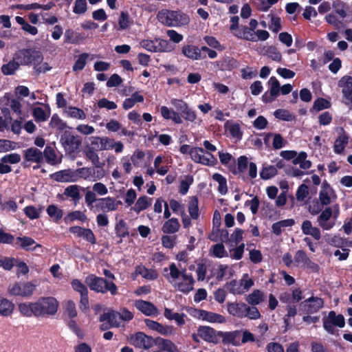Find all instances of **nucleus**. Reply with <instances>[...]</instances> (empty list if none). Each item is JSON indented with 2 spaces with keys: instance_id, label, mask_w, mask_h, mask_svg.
Instances as JSON below:
<instances>
[{
  "instance_id": "1a4fd4ad",
  "label": "nucleus",
  "mask_w": 352,
  "mask_h": 352,
  "mask_svg": "<svg viewBox=\"0 0 352 352\" xmlns=\"http://www.w3.org/2000/svg\"><path fill=\"white\" fill-rule=\"evenodd\" d=\"M345 325V320L342 314L336 315L334 311L329 312L328 317L323 318V327L329 333H334V326L342 328Z\"/></svg>"
},
{
  "instance_id": "338daca9",
  "label": "nucleus",
  "mask_w": 352,
  "mask_h": 352,
  "mask_svg": "<svg viewBox=\"0 0 352 352\" xmlns=\"http://www.w3.org/2000/svg\"><path fill=\"white\" fill-rule=\"evenodd\" d=\"M280 95V89H269L262 96L265 103L273 102Z\"/></svg>"
},
{
  "instance_id": "423d86ee",
  "label": "nucleus",
  "mask_w": 352,
  "mask_h": 352,
  "mask_svg": "<svg viewBox=\"0 0 352 352\" xmlns=\"http://www.w3.org/2000/svg\"><path fill=\"white\" fill-rule=\"evenodd\" d=\"M66 153L72 155L76 153L81 145L82 140L78 135H74L68 130L61 135L60 140Z\"/></svg>"
},
{
  "instance_id": "13d9d810",
  "label": "nucleus",
  "mask_w": 352,
  "mask_h": 352,
  "mask_svg": "<svg viewBox=\"0 0 352 352\" xmlns=\"http://www.w3.org/2000/svg\"><path fill=\"white\" fill-rule=\"evenodd\" d=\"M50 126L59 131H63L67 127L66 122H63L57 114H54L52 116Z\"/></svg>"
},
{
  "instance_id": "c756f323",
  "label": "nucleus",
  "mask_w": 352,
  "mask_h": 352,
  "mask_svg": "<svg viewBox=\"0 0 352 352\" xmlns=\"http://www.w3.org/2000/svg\"><path fill=\"white\" fill-rule=\"evenodd\" d=\"M135 272L146 280H153L158 278V274L156 270L153 269H148L143 265L137 266L135 267Z\"/></svg>"
},
{
  "instance_id": "4468645a",
  "label": "nucleus",
  "mask_w": 352,
  "mask_h": 352,
  "mask_svg": "<svg viewBox=\"0 0 352 352\" xmlns=\"http://www.w3.org/2000/svg\"><path fill=\"white\" fill-rule=\"evenodd\" d=\"M25 251H34L36 248H41L34 239L30 236H18L15 239L14 245Z\"/></svg>"
},
{
  "instance_id": "f8f14e48",
  "label": "nucleus",
  "mask_w": 352,
  "mask_h": 352,
  "mask_svg": "<svg viewBox=\"0 0 352 352\" xmlns=\"http://www.w3.org/2000/svg\"><path fill=\"white\" fill-rule=\"evenodd\" d=\"M180 272L184 281L178 283L177 288L179 292L187 294L193 289L195 281L192 274H186V269L180 270Z\"/></svg>"
},
{
  "instance_id": "20e7f679",
  "label": "nucleus",
  "mask_w": 352,
  "mask_h": 352,
  "mask_svg": "<svg viewBox=\"0 0 352 352\" xmlns=\"http://www.w3.org/2000/svg\"><path fill=\"white\" fill-rule=\"evenodd\" d=\"M85 201L87 207L94 212L100 210L103 212L114 211L117 210L118 205L122 204L120 201H116L111 197L97 199L96 194L91 190H88L85 193Z\"/></svg>"
},
{
  "instance_id": "7c9ffc66",
  "label": "nucleus",
  "mask_w": 352,
  "mask_h": 352,
  "mask_svg": "<svg viewBox=\"0 0 352 352\" xmlns=\"http://www.w3.org/2000/svg\"><path fill=\"white\" fill-rule=\"evenodd\" d=\"M295 223V221L293 219H287L285 220H281L278 222H276L272 226V232L276 236H279L281 234L283 230L282 229L287 227H291L294 226Z\"/></svg>"
},
{
  "instance_id": "72a5a7b5",
  "label": "nucleus",
  "mask_w": 352,
  "mask_h": 352,
  "mask_svg": "<svg viewBox=\"0 0 352 352\" xmlns=\"http://www.w3.org/2000/svg\"><path fill=\"white\" fill-rule=\"evenodd\" d=\"M85 156L89 159L94 166L97 168H102L104 166V163L100 161L99 156L95 150L86 147L84 150Z\"/></svg>"
},
{
  "instance_id": "4d7b16f0",
  "label": "nucleus",
  "mask_w": 352,
  "mask_h": 352,
  "mask_svg": "<svg viewBox=\"0 0 352 352\" xmlns=\"http://www.w3.org/2000/svg\"><path fill=\"white\" fill-rule=\"evenodd\" d=\"M265 54L270 58L272 60L280 62L282 59V56L279 50L273 45L269 46L265 50Z\"/></svg>"
},
{
  "instance_id": "de8ad7c7",
  "label": "nucleus",
  "mask_w": 352,
  "mask_h": 352,
  "mask_svg": "<svg viewBox=\"0 0 352 352\" xmlns=\"http://www.w3.org/2000/svg\"><path fill=\"white\" fill-rule=\"evenodd\" d=\"M248 160L246 156H240L237 160V167L234 166L232 169H230L231 172L234 175H237L239 173H243L248 168Z\"/></svg>"
},
{
  "instance_id": "9d476101",
  "label": "nucleus",
  "mask_w": 352,
  "mask_h": 352,
  "mask_svg": "<svg viewBox=\"0 0 352 352\" xmlns=\"http://www.w3.org/2000/svg\"><path fill=\"white\" fill-rule=\"evenodd\" d=\"M23 153V161L21 165L24 168L30 167L32 162L36 164H41L43 162V152L37 148L30 147L24 150Z\"/></svg>"
},
{
  "instance_id": "49530a36",
  "label": "nucleus",
  "mask_w": 352,
  "mask_h": 352,
  "mask_svg": "<svg viewBox=\"0 0 352 352\" xmlns=\"http://www.w3.org/2000/svg\"><path fill=\"white\" fill-rule=\"evenodd\" d=\"M225 287L230 293L234 295L243 294L245 293L244 290L241 287V283L236 280H232L227 283Z\"/></svg>"
},
{
  "instance_id": "052dcab7",
  "label": "nucleus",
  "mask_w": 352,
  "mask_h": 352,
  "mask_svg": "<svg viewBox=\"0 0 352 352\" xmlns=\"http://www.w3.org/2000/svg\"><path fill=\"white\" fill-rule=\"evenodd\" d=\"M331 106L330 101L323 98H318L314 101L313 108L316 111H320L323 109H329Z\"/></svg>"
},
{
  "instance_id": "0e129e2a",
  "label": "nucleus",
  "mask_w": 352,
  "mask_h": 352,
  "mask_svg": "<svg viewBox=\"0 0 352 352\" xmlns=\"http://www.w3.org/2000/svg\"><path fill=\"white\" fill-rule=\"evenodd\" d=\"M21 157L19 153H13L6 155L0 159V162L3 163L14 164L21 162Z\"/></svg>"
},
{
  "instance_id": "e2e57ef3",
  "label": "nucleus",
  "mask_w": 352,
  "mask_h": 352,
  "mask_svg": "<svg viewBox=\"0 0 352 352\" xmlns=\"http://www.w3.org/2000/svg\"><path fill=\"white\" fill-rule=\"evenodd\" d=\"M87 10L86 0H76L73 8V12L76 14H85Z\"/></svg>"
},
{
  "instance_id": "f03ea898",
  "label": "nucleus",
  "mask_w": 352,
  "mask_h": 352,
  "mask_svg": "<svg viewBox=\"0 0 352 352\" xmlns=\"http://www.w3.org/2000/svg\"><path fill=\"white\" fill-rule=\"evenodd\" d=\"M14 59L17 60L21 65L33 66L34 71L38 73H45L52 69L46 62H43L42 52L34 48H23L14 53Z\"/></svg>"
},
{
  "instance_id": "0eeeda50",
  "label": "nucleus",
  "mask_w": 352,
  "mask_h": 352,
  "mask_svg": "<svg viewBox=\"0 0 352 352\" xmlns=\"http://www.w3.org/2000/svg\"><path fill=\"white\" fill-rule=\"evenodd\" d=\"M36 289V285L32 282H16L8 287L10 295L21 296L24 298L30 297Z\"/></svg>"
},
{
  "instance_id": "dca6fc26",
  "label": "nucleus",
  "mask_w": 352,
  "mask_h": 352,
  "mask_svg": "<svg viewBox=\"0 0 352 352\" xmlns=\"http://www.w3.org/2000/svg\"><path fill=\"white\" fill-rule=\"evenodd\" d=\"M195 311L197 313V316L199 318L209 322L221 324L226 322V318L219 314L206 311L204 309H195Z\"/></svg>"
},
{
  "instance_id": "680f3d73",
  "label": "nucleus",
  "mask_w": 352,
  "mask_h": 352,
  "mask_svg": "<svg viewBox=\"0 0 352 352\" xmlns=\"http://www.w3.org/2000/svg\"><path fill=\"white\" fill-rule=\"evenodd\" d=\"M67 113L69 117L76 119L84 120L86 118V114L84 111L77 107H69L67 109Z\"/></svg>"
},
{
  "instance_id": "58836bf2",
  "label": "nucleus",
  "mask_w": 352,
  "mask_h": 352,
  "mask_svg": "<svg viewBox=\"0 0 352 352\" xmlns=\"http://www.w3.org/2000/svg\"><path fill=\"white\" fill-rule=\"evenodd\" d=\"M20 65L19 61L14 59V54L12 60L2 65L1 72L4 75H12L19 68Z\"/></svg>"
},
{
  "instance_id": "79ce46f5",
  "label": "nucleus",
  "mask_w": 352,
  "mask_h": 352,
  "mask_svg": "<svg viewBox=\"0 0 352 352\" xmlns=\"http://www.w3.org/2000/svg\"><path fill=\"white\" fill-rule=\"evenodd\" d=\"M237 38L246 41H256L255 34L249 27L242 25L241 30L234 34Z\"/></svg>"
},
{
  "instance_id": "6e6552de",
  "label": "nucleus",
  "mask_w": 352,
  "mask_h": 352,
  "mask_svg": "<svg viewBox=\"0 0 352 352\" xmlns=\"http://www.w3.org/2000/svg\"><path fill=\"white\" fill-rule=\"evenodd\" d=\"M129 341L135 347L149 349L155 344V338L139 331L135 334H131L129 338Z\"/></svg>"
},
{
  "instance_id": "37998d69",
  "label": "nucleus",
  "mask_w": 352,
  "mask_h": 352,
  "mask_svg": "<svg viewBox=\"0 0 352 352\" xmlns=\"http://www.w3.org/2000/svg\"><path fill=\"white\" fill-rule=\"evenodd\" d=\"M199 200L197 196L190 197L188 201V210L193 219H197L199 217Z\"/></svg>"
},
{
  "instance_id": "2eb2a0df",
  "label": "nucleus",
  "mask_w": 352,
  "mask_h": 352,
  "mask_svg": "<svg viewBox=\"0 0 352 352\" xmlns=\"http://www.w3.org/2000/svg\"><path fill=\"white\" fill-rule=\"evenodd\" d=\"M136 309L147 316H157L158 309L152 302L144 300H136L134 304Z\"/></svg>"
},
{
  "instance_id": "2f4dec72",
  "label": "nucleus",
  "mask_w": 352,
  "mask_h": 352,
  "mask_svg": "<svg viewBox=\"0 0 352 352\" xmlns=\"http://www.w3.org/2000/svg\"><path fill=\"white\" fill-rule=\"evenodd\" d=\"M224 128L229 131L232 138L241 140L243 132L241 130L239 124L232 123L230 120H227L224 124Z\"/></svg>"
},
{
  "instance_id": "5701e85b",
  "label": "nucleus",
  "mask_w": 352,
  "mask_h": 352,
  "mask_svg": "<svg viewBox=\"0 0 352 352\" xmlns=\"http://www.w3.org/2000/svg\"><path fill=\"white\" fill-rule=\"evenodd\" d=\"M155 345L157 346L160 350L166 352H179L177 346L170 340L164 339L161 337L155 338Z\"/></svg>"
},
{
  "instance_id": "a211bd4d",
  "label": "nucleus",
  "mask_w": 352,
  "mask_h": 352,
  "mask_svg": "<svg viewBox=\"0 0 352 352\" xmlns=\"http://www.w3.org/2000/svg\"><path fill=\"white\" fill-rule=\"evenodd\" d=\"M322 212L318 217L317 221L318 225L324 230H331L335 225V222H329L328 221L333 215V210L331 207H327L324 210L321 211Z\"/></svg>"
},
{
  "instance_id": "a878e982",
  "label": "nucleus",
  "mask_w": 352,
  "mask_h": 352,
  "mask_svg": "<svg viewBox=\"0 0 352 352\" xmlns=\"http://www.w3.org/2000/svg\"><path fill=\"white\" fill-rule=\"evenodd\" d=\"M14 309V304L8 299L0 296V316L8 317L11 316Z\"/></svg>"
},
{
  "instance_id": "6ab92c4d",
  "label": "nucleus",
  "mask_w": 352,
  "mask_h": 352,
  "mask_svg": "<svg viewBox=\"0 0 352 352\" xmlns=\"http://www.w3.org/2000/svg\"><path fill=\"white\" fill-rule=\"evenodd\" d=\"M220 342L224 344H232L233 345H238L240 343L241 331H233L230 332L219 331Z\"/></svg>"
},
{
  "instance_id": "8fccbe9b",
  "label": "nucleus",
  "mask_w": 352,
  "mask_h": 352,
  "mask_svg": "<svg viewBox=\"0 0 352 352\" xmlns=\"http://www.w3.org/2000/svg\"><path fill=\"white\" fill-rule=\"evenodd\" d=\"M274 116L276 119L287 122L292 121L295 118V116L289 111L283 109H276L274 112Z\"/></svg>"
},
{
  "instance_id": "5fc2aeb1",
  "label": "nucleus",
  "mask_w": 352,
  "mask_h": 352,
  "mask_svg": "<svg viewBox=\"0 0 352 352\" xmlns=\"http://www.w3.org/2000/svg\"><path fill=\"white\" fill-rule=\"evenodd\" d=\"M194 179L192 175H186L185 176V179L182 180L180 182L179 192L181 195H185L190 186V185L193 183Z\"/></svg>"
},
{
  "instance_id": "09e8293b",
  "label": "nucleus",
  "mask_w": 352,
  "mask_h": 352,
  "mask_svg": "<svg viewBox=\"0 0 352 352\" xmlns=\"http://www.w3.org/2000/svg\"><path fill=\"white\" fill-rule=\"evenodd\" d=\"M156 52H170L173 50L172 44L167 40L156 38Z\"/></svg>"
},
{
  "instance_id": "c9c22d12",
  "label": "nucleus",
  "mask_w": 352,
  "mask_h": 352,
  "mask_svg": "<svg viewBox=\"0 0 352 352\" xmlns=\"http://www.w3.org/2000/svg\"><path fill=\"white\" fill-rule=\"evenodd\" d=\"M144 322L146 327L150 329L156 331L162 335L166 336L168 334V326H164L163 324L150 319H145Z\"/></svg>"
},
{
  "instance_id": "ddd939ff",
  "label": "nucleus",
  "mask_w": 352,
  "mask_h": 352,
  "mask_svg": "<svg viewBox=\"0 0 352 352\" xmlns=\"http://www.w3.org/2000/svg\"><path fill=\"white\" fill-rule=\"evenodd\" d=\"M219 331L209 327H200L198 329L200 337L206 342L218 344L220 342Z\"/></svg>"
},
{
  "instance_id": "c03bdc74",
  "label": "nucleus",
  "mask_w": 352,
  "mask_h": 352,
  "mask_svg": "<svg viewBox=\"0 0 352 352\" xmlns=\"http://www.w3.org/2000/svg\"><path fill=\"white\" fill-rule=\"evenodd\" d=\"M213 180L216 181L219 184L218 191L219 192L224 195L228 192V186L226 178L220 173H214L212 175Z\"/></svg>"
},
{
  "instance_id": "603ef678",
  "label": "nucleus",
  "mask_w": 352,
  "mask_h": 352,
  "mask_svg": "<svg viewBox=\"0 0 352 352\" xmlns=\"http://www.w3.org/2000/svg\"><path fill=\"white\" fill-rule=\"evenodd\" d=\"M64 194L66 196L72 198L75 202L78 201L80 199L79 188L77 185H71L67 187L65 189Z\"/></svg>"
},
{
  "instance_id": "864d4df0",
  "label": "nucleus",
  "mask_w": 352,
  "mask_h": 352,
  "mask_svg": "<svg viewBox=\"0 0 352 352\" xmlns=\"http://www.w3.org/2000/svg\"><path fill=\"white\" fill-rule=\"evenodd\" d=\"M43 208V207L42 206L37 209L34 206H28L24 208L23 211L30 219L33 220L39 218L40 213L42 212Z\"/></svg>"
},
{
  "instance_id": "69168bd1",
  "label": "nucleus",
  "mask_w": 352,
  "mask_h": 352,
  "mask_svg": "<svg viewBox=\"0 0 352 352\" xmlns=\"http://www.w3.org/2000/svg\"><path fill=\"white\" fill-rule=\"evenodd\" d=\"M104 140V137H91L90 146L87 147L95 151H103L104 148L102 147L104 146L103 142Z\"/></svg>"
},
{
  "instance_id": "a18cd8bd",
  "label": "nucleus",
  "mask_w": 352,
  "mask_h": 352,
  "mask_svg": "<svg viewBox=\"0 0 352 352\" xmlns=\"http://www.w3.org/2000/svg\"><path fill=\"white\" fill-rule=\"evenodd\" d=\"M263 300V293L259 289H254L246 297V301L252 305H257Z\"/></svg>"
},
{
  "instance_id": "6e6d98bb",
  "label": "nucleus",
  "mask_w": 352,
  "mask_h": 352,
  "mask_svg": "<svg viewBox=\"0 0 352 352\" xmlns=\"http://www.w3.org/2000/svg\"><path fill=\"white\" fill-rule=\"evenodd\" d=\"M212 253L214 256L219 258L228 256V254L225 250L223 243L212 245Z\"/></svg>"
},
{
  "instance_id": "aec40b11",
  "label": "nucleus",
  "mask_w": 352,
  "mask_h": 352,
  "mask_svg": "<svg viewBox=\"0 0 352 352\" xmlns=\"http://www.w3.org/2000/svg\"><path fill=\"white\" fill-rule=\"evenodd\" d=\"M76 177V173L70 169L59 170L50 175V178L58 182H75Z\"/></svg>"
},
{
  "instance_id": "4c0bfd02",
  "label": "nucleus",
  "mask_w": 352,
  "mask_h": 352,
  "mask_svg": "<svg viewBox=\"0 0 352 352\" xmlns=\"http://www.w3.org/2000/svg\"><path fill=\"white\" fill-rule=\"evenodd\" d=\"M332 7L335 12L342 19L346 16V11L349 10V6L341 0L333 1Z\"/></svg>"
},
{
  "instance_id": "3c124183",
  "label": "nucleus",
  "mask_w": 352,
  "mask_h": 352,
  "mask_svg": "<svg viewBox=\"0 0 352 352\" xmlns=\"http://www.w3.org/2000/svg\"><path fill=\"white\" fill-rule=\"evenodd\" d=\"M278 173V170L274 166H264L260 172V177L263 179H269Z\"/></svg>"
},
{
  "instance_id": "9b49d317",
  "label": "nucleus",
  "mask_w": 352,
  "mask_h": 352,
  "mask_svg": "<svg viewBox=\"0 0 352 352\" xmlns=\"http://www.w3.org/2000/svg\"><path fill=\"white\" fill-rule=\"evenodd\" d=\"M302 311L307 314H313L318 312L324 306L322 298L317 296H311L300 303Z\"/></svg>"
},
{
  "instance_id": "cd10ccee",
  "label": "nucleus",
  "mask_w": 352,
  "mask_h": 352,
  "mask_svg": "<svg viewBox=\"0 0 352 352\" xmlns=\"http://www.w3.org/2000/svg\"><path fill=\"white\" fill-rule=\"evenodd\" d=\"M115 232L116 236L120 238V241L118 243H120L122 241V239L129 235V227L125 221L122 219L118 220L115 225Z\"/></svg>"
},
{
  "instance_id": "f257e3e1",
  "label": "nucleus",
  "mask_w": 352,
  "mask_h": 352,
  "mask_svg": "<svg viewBox=\"0 0 352 352\" xmlns=\"http://www.w3.org/2000/svg\"><path fill=\"white\" fill-rule=\"evenodd\" d=\"M58 307V300L52 296L40 297L35 302L18 305L20 314L25 317L48 318L54 316Z\"/></svg>"
},
{
  "instance_id": "f704fd0d",
  "label": "nucleus",
  "mask_w": 352,
  "mask_h": 352,
  "mask_svg": "<svg viewBox=\"0 0 352 352\" xmlns=\"http://www.w3.org/2000/svg\"><path fill=\"white\" fill-rule=\"evenodd\" d=\"M63 316L69 319H74L77 317L78 312L75 302L72 300H67L63 305Z\"/></svg>"
},
{
  "instance_id": "393cba45",
  "label": "nucleus",
  "mask_w": 352,
  "mask_h": 352,
  "mask_svg": "<svg viewBox=\"0 0 352 352\" xmlns=\"http://www.w3.org/2000/svg\"><path fill=\"white\" fill-rule=\"evenodd\" d=\"M120 313L118 311H111L110 312L104 313L100 315L99 320L100 322H104L107 320V322L110 324L111 327H120Z\"/></svg>"
},
{
  "instance_id": "774afa93",
  "label": "nucleus",
  "mask_w": 352,
  "mask_h": 352,
  "mask_svg": "<svg viewBox=\"0 0 352 352\" xmlns=\"http://www.w3.org/2000/svg\"><path fill=\"white\" fill-rule=\"evenodd\" d=\"M16 262L17 259L6 256L3 258H0V267H3L5 270L10 271L16 265Z\"/></svg>"
},
{
  "instance_id": "ea45409f",
  "label": "nucleus",
  "mask_w": 352,
  "mask_h": 352,
  "mask_svg": "<svg viewBox=\"0 0 352 352\" xmlns=\"http://www.w3.org/2000/svg\"><path fill=\"white\" fill-rule=\"evenodd\" d=\"M32 116L36 122H42L48 120L50 116V111H46L43 107H36L33 109Z\"/></svg>"
},
{
  "instance_id": "473e14b6",
  "label": "nucleus",
  "mask_w": 352,
  "mask_h": 352,
  "mask_svg": "<svg viewBox=\"0 0 352 352\" xmlns=\"http://www.w3.org/2000/svg\"><path fill=\"white\" fill-rule=\"evenodd\" d=\"M180 228V224L177 218H171L166 221L163 226L162 231L166 234H174L177 232Z\"/></svg>"
},
{
  "instance_id": "b1692460",
  "label": "nucleus",
  "mask_w": 352,
  "mask_h": 352,
  "mask_svg": "<svg viewBox=\"0 0 352 352\" xmlns=\"http://www.w3.org/2000/svg\"><path fill=\"white\" fill-rule=\"evenodd\" d=\"M65 43L78 44L85 39V36L72 29L66 30L64 34Z\"/></svg>"
},
{
  "instance_id": "bf43d9fd",
  "label": "nucleus",
  "mask_w": 352,
  "mask_h": 352,
  "mask_svg": "<svg viewBox=\"0 0 352 352\" xmlns=\"http://www.w3.org/2000/svg\"><path fill=\"white\" fill-rule=\"evenodd\" d=\"M71 286L75 292L80 293V296L89 294L87 286L78 279H73L71 281Z\"/></svg>"
},
{
  "instance_id": "c85d7f7f",
  "label": "nucleus",
  "mask_w": 352,
  "mask_h": 352,
  "mask_svg": "<svg viewBox=\"0 0 352 352\" xmlns=\"http://www.w3.org/2000/svg\"><path fill=\"white\" fill-rule=\"evenodd\" d=\"M153 199L146 195L140 197L135 206L131 208L136 213L139 214L141 211L147 209L152 204Z\"/></svg>"
},
{
  "instance_id": "412c9836",
  "label": "nucleus",
  "mask_w": 352,
  "mask_h": 352,
  "mask_svg": "<svg viewBox=\"0 0 352 352\" xmlns=\"http://www.w3.org/2000/svg\"><path fill=\"white\" fill-rule=\"evenodd\" d=\"M182 54L192 60H201L206 57L205 54L201 53L199 48L193 45H186L182 47Z\"/></svg>"
},
{
  "instance_id": "7ed1b4c3",
  "label": "nucleus",
  "mask_w": 352,
  "mask_h": 352,
  "mask_svg": "<svg viewBox=\"0 0 352 352\" xmlns=\"http://www.w3.org/2000/svg\"><path fill=\"white\" fill-rule=\"evenodd\" d=\"M103 274L105 278L93 274H89L85 278V283L91 290L96 293L104 294L110 292L113 296L118 294V288L113 282L116 280L115 275L107 269L103 270Z\"/></svg>"
},
{
  "instance_id": "a19ab883",
  "label": "nucleus",
  "mask_w": 352,
  "mask_h": 352,
  "mask_svg": "<svg viewBox=\"0 0 352 352\" xmlns=\"http://www.w3.org/2000/svg\"><path fill=\"white\" fill-rule=\"evenodd\" d=\"M87 219V216L84 212L80 210H75L71 212H69L64 217V222L66 224L70 223L76 220H79L82 222L86 221Z\"/></svg>"
},
{
  "instance_id": "f3484780",
  "label": "nucleus",
  "mask_w": 352,
  "mask_h": 352,
  "mask_svg": "<svg viewBox=\"0 0 352 352\" xmlns=\"http://www.w3.org/2000/svg\"><path fill=\"white\" fill-rule=\"evenodd\" d=\"M247 305L242 302H228L227 311L231 316L239 318H245Z\"/></svg>"
},
{
  "instance_id": "bb28decb",
  "label": "nucleus",
  "mask_w": 352,
  "mask_h": 352,
  "mask_svg": "<svg viewBox=\"0 0 352 352\" xmlns=\"http://www.w3.org/2000/svg\"><path fill=\"white\" fill-rule=\"evenodd\" d=\"M43 160L50 165H56L60 162L57 158V155L54 147L51 145H47L43 152Z\"/></svg>"
},
{
  "instance_id": "39448f33",
  "label": "nucleus",
  "mask_w": 352,
  "mask_h": 352,
  "mask_svg": "<svg viewBox=\"0 0 352 352\" xmlns=\"http://www.w3.org/2000/svg\"><path fill=\"white\" fill-rule=\"evenodd\" d=\"M157 20L162 24L169 27H179L187 25L189 17L187 14L179 11L162 10L157 14Z\"/></svg>"
},
{
  "instance_id": "4be33fe9",
  "label": "nucleus",
  "mask_w": 352,
  "mask_h": 352,
  "mask_svg": "<svg viewBox=\"0 0 352 352\" xmlns=\"http://www.w3.org/2000/svg\"><path fill=\"white\" fill-rule=\"evenodd\" d=\"M340 130L341 133L336 140L333 145V151L337 154H342L349 142V136L344 129L341 128Z\"/></svg>"
},
{
  "instance_id": "e433bc0d",
  "label": "nucleus",
  "mask_w": 352,
  "mask_h": 352,
  "mask_svg": "<svg viewBox=\"0 0 352 352\" xmlns=\"http://www.w3.org/2000/svg\"><path fill=\"white\" fill-rule=\"evenodd\" d=\"M46 212L55 223H58L63 216V210L58 208L57 206L54 204L49 205L46 209Z\"/></svg>"
}]
</instances>
